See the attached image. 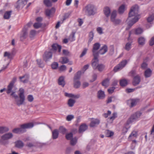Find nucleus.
<instances>
[{"label": "nucleus", "instance_id": "obj_59", "mask_svg": "<svg viewBox=\"0 0 154 154\" xmlns=\"http://www.w3.org/2000/svg\"><path fill=\"white\" fill-rule=\"evenodd\" d=\"M77 21L79 23L78 26H81L83 23L82 20L81 18H78L77 20Z\"/></svg>", "mask_w": 154, "mask_h": 154}, {"label": "nucleus", "instance_id": "obj_1", "mask_svg": "<svg viewBox=\"0 0 154 154\" xmlns=\"http://www.w3.org/2000/svg\"><path fill=\"white\" fill-rule=\"evenodd\" d=\"M139 11V7L135 5L131 8L129 13L128 17L127 19L128 26L126 27L125 30H128L132 26L137 22L140 18V16L138 15Z\"/></svg>", "mask_w": 154, "mask_h": 154}, {"label": "nucleus", "instance_id": "obj_54", "mask_svg": "<svg viewBox=\"0 0 154 154\" xmlns=\"http://www.w3.org/2000/svg\"><path fill=\"white\" fill-rule=\"evenodd\" d=\"M28 101L30 102H32L34 100V98L33 96L31 95H28L27 97Z\"/></svg>", "mask_w": 154, "mask_h": 154}, {"label": "nucleus", "instance_id": "obj_29", "mask_svg": "<svg viewBox=\"0 0 154 154\" xmlns=\"http://www.w3.org/2000/svg\"><path fill=\"white\" fill-rule=\"evenodd\" d=\"M8 128L6 127H0V134H3L8 131Z\"/></svg>", "mask_w": 154, "mask_h": 154}, {"label": "nucleus", "instance_id": "obj_64", "mask_svg": "<svg viewBox=\"0 0 154 154\" xmlns=\"http://www.w3.org/2000/svg\"><path fill=\"white\" fill-rule=\"evenodd\" d=\"M149 45L150 46H152L154 45V36L152 37L151 39Z\"/></svg>", "mask_w": 154, "mask_h": 154}, {"label": "nucleus", "instance_id": "obj_20", "mask_svg": "<svg viewBox=\"0 0 154 154\" xmlns=\"http://www.w3.org/2000/svg\"><path fill=\"white\" fill-rule=\"evenodd\" d=\"M128 81L125 79H123L120 80L119 82V84L121 86L125 87L128 85Z\"/></svg>", "mask_w": 154, "mask_h": 154}, {"label": "nucleus", "instance_id": "obj_11", "mask_svg": "<svg viewBox=\"0 0 154 154\" xmlns=\"http://www.w3.org/2000/svg\"><path fill=\"white\" fill-rule=\"evenodd\" d=\"M52 54L51 52H45L43 56V59L47 61L49 59L51 58Z\"/></svg>", "mask_w": 154, "mask_h": 154}, {"label": "nucleus", "instance_id": "obj_17", "mask_svg": "<svg viewBox=\"0 0 154 154\" xmlns=\"http://www.w3.org/2000/svg\"><path fill=\"white\" fill-rule=\"evenodd\" d=\"M58 83L59 85L63 87L65 84L64 77L63 76H60L59 77L58 80Z\"/></svg>", "mask_w": 154, "mask_h": 154}, {"label": "nucleus", "instance_id": "obj_60", "mask_svg": "<svg viewBox=\"0 0 154 154\" xmlns=\"http://www.w3.org/2000/svg\"><path fill=\"white\" fill-rule=\"evenodd\" d=\"M96 124V119L92 121L90 124V126L91 127H93L95 126Z\"/></svg>", "mask_w": 154, "mask_h": 154}, {"label": "nucleus", "instance_id": "obj_58", "mask_svg": "<svg viewBox=\"0 0 154 154\" xmlns=\"http://www.w3.org/2000/svg\"><path fill=\"white\" fill-rule=\"evenodd\" d=\"M60 45L56 44H53L52 46V49L54 50H56Z\"/></svg>", "mask_w": 154, "mask_h": 154}, {"label": "nucleus", "instance_id": "obj_44", "mask_svg": "<svg viewBox=\"0 0 154 154\" xmlns=\"http://www.w3.org/2000/svg\"><path fill=\"white\" fill-rule=\"evenodd\" d=\"M42 25L41 23H35L33 25V26L35 29H38L41 27Z\"/></svg>", "mask_w": 154, "mask_h": 154}, {"label": "nucleus", "instance_id": "obj_55", "mask_svg": "<svg viewBox=\"0 0 154 154\" xmlns=\"http://www.w3.org/2000/svg\"><path fill=\"white\" fill-rule=\"evenodd\" d=\"M66 66L64 65H62L60 66L59 68V70L61 72H63L66 69Z\"/></svg>", "mask_w": 154, "mask_h": 154}, {"label": "nucleus", "instance_id": "obj_30", "mask_svg": "<svg viewBox=\"0 0 154 154\" xmlns=\"http://www.w3.org/2000/svg\"><path fill=\"white\" fill-rule=\"evenodd\" d=\"M105 135L106 137H110L113 136L114 133L113 132L110 131L109 130H106L105 131Z\"/></svg>", "mask_w": 154, "mask_h": 154}, {"label": "nucleus", "instance_id": "obj_4", "mask_svg": "<svg viewBox=\"0 0 154 154\" xmlns=\"http://www.w3.org/2000/svg\"><path fill=\"white\" fill-rule=\"evenodd\" d=\"M19 91L18 95L20 99L19 100L16 99L15 100L17 105L18 106L23 104L25 100L24 90L22 88H20L19 90Z\"/></svg>", "mask_w": 154, "mask_h": 154}, {"label": "nucleus", "instance_id": "obj_34", "mask_svg": "<svg viewBox=\"0 0 154 154\" xmlns=\"http://www.w3.org/2000/svg\"><path fill=\"white\" fill-rule=\"evenodd\" d=\"M105 67L104 65L100 64L97 66V69L100 72H102L103 71Z\"/></svg>", "mask_w": 154, "mask_h": 154}, {"label": "nucleus", "instance_id": "obj_53", "mask_svg": "<svg viewBox=\"0 0 154 154\" xmlns=\"http://www.w3.org/2000/svg\"><path fill=\"white\" fill-rule=\"evenodd\" d=\"M74 118V116L71 115H68L66 117V120L68 121H71Z\"/></svg>", "mask_w": 154, "mask_h": 154}, {"label": "nucleus", "instance_id": "obj_9", "mask_svg": "<svg viewBox=\"0 0 154 154\" xmlns=\"http://www.w3.org/2000/svg\"><path fill=\"white\" fill-rule=\"evenodd\" d=\"M55 10L54 8H52L51 9H47L45 11V15L50 17L51 15H52L55 13Z\"/></svg>", "mask_w": 154, "mask_h": 154}, {"label": "nucleus", "instance_id": "obj_19", "mask_svg": "<svg viewBox=\"0 0 154 154\" xmlns=\"http://www.w3.org/2000/svg\"><path fill=\"white\" fill-rule=\"evenodd\" d=\"M145 40L144 37L140 36L138 38V42L139 45H143L145 44Z\"/></svg>", "mask_w": 154, "mask_h": 154}, {"label": "nucleus", "instance_id": "obj_6", "mask_svg": "<svg viewBox=\"0 0 154 154\" xmlns=\"http://www.w3.org/2000/svg\"><path fill=\"white\" fill-rule=\"evenodd\" d=\"M127 63V61L126 60H122L114 67L113 71L114 72H116L121 70L125 66Z\"/></svg>", "mask_w": 154, "mask_h": 154}, {"label": "nucleus", "instance_id": "obj_24", "mask_svg": "<svg viewBox=\"0 0 154 154\" xmlns=\"http://www.w3.org/2000/svg\"><path fill=\"white\" fill-rule=\"evenodd\" d=\"M125 9V5L122 4L121 5L119 8L118 9V12L119 14H122L124 12Z\"/></svg>", "mask_w": 154, "mask_h": 154}, {"label": "nucleus", "instance_id": "obj_62", "mask_svg": "<svg viewBox=\"0 0 154 154\" xmlns=\"http://www.w3.org/2000/svg\"><path fill=\"white\" fill-rule=\"evenodd\" d=\"M115 89V87H112L110 88L108 90V91L109 93L111 94L113 92L114 90Z\"/></svg>", "mask_w": 154, "mask_h": 154}, {"label": "nucleus", "instance_id": "obj_36", "mask_svg": "<svg viewBox=\"0 0 154 154\" xmlns=\"http://www.w3.org/2000/svg\"><path fill=\"white\" fill-rule=\"evenodd\" d=\"M75 33H72L71 34L68 38V40L70 42H72L75 40Z\"/></svg>", "mask_w": 154, "mask_h": 154}, {"label": "nucleus", "instance_id": "obj_52", "mask_svg": "<svg viewBox=\"0 0 154 154\" xmlns=\"http://www.w3.org/2000/svg\"><path fill=\"white\" fill-rule=\"evenodd\" d=\"M154 19V14L149 16L147 18V21L148 22H151Z\"/></svg>", "mask_w": 154, "mask_h": 154}, {"label": "nucleus", "instance_id": "obj_2", "mask_svg": "<svg viewBox=\"0 0 154 154\" xmlns=\"http://www.w3.org/2000/svg\"><path fill=\"white\" fill-rule=\"evenodd\" d=\"M34 125L32 123L30 122L24 124L20 125V128H17L13 129L12 132L15 133H22L26 131V129L30 128L33 127Z\"/></svg>", "mask_w": 154, "mask_h": 154}, {"label": "nucleus", "instance_id": "obj_31", "mask_svg": "<svg viewBox=\"0 0 154 154\" xmlns=\"http://www.w3.org/2000/svg\"><path fill=\"white\" fill-rule=\"evenodd\" d=\"M81 85V83L80 81L77 80H74V87L76 88H79Z\"/></svg>", "mask_w": 154, "mask_h": 154}, {"label": "nucleus", "instance_id": "obj_35", "mask_svg": "<svg viewBox=\"0 0 154 154\" xmlns=\"http://www.w3.org/2000/svg\"><path fill=\"white\" fill-rule=\"evenodd\" d=\"M28 1V0H19L17 2V3L20 4V6L23 7L26 4Z\"/></svg>", "mask_w": 154, "mask_h": 154}, {"label": "nucleus", "instance_id": "obj_25", "mask_svg": "<svg viewBox=\"0 0 154 154\" xmlns=\"http://www.w3.org/2000/svg\"><path fill=\"white\" fill-rule=\"evenodd\" d=\"M59 62L62 64H65L69 62V60L66 57H62L60 59Z\"/></svg>", "mask_w": 154, "mask_h": 154}, {"label": "nucleus", "instance_id": "obj_33", "mask_svg": "<svg viewBox=\"0 0 154 154\" xmlns=\"http://www.w3.org/2000/svg\"><path fill=\"white\" fill-rule=\"evenodd\" d=\"M13 86L14 85L9 83L7 89L6 90L7 93L8 94H10L11 92Z\"/></svg>", "mask_w": 154, "mask_h": 154}, {"label": "nucleus", "instance_id": "obj_47", "mask_svg": "<svg viewBox=\"0 0 154 154\" xmlns=\"http://www.w3.org/2000/svg\"><path fill=\"white\" fill-rule=\"evenodd\" d=\"M73 137V134L72 133H70L66 134V138L67 140H70Z\"/></svg>", "mask_w": 154, "mask_h": 154}, {"label": "nucleus", "instance_id": "obj_32", "mask_svg": "<svg viewBox=\"0 0 154 154\" xmlns=\"http://www.w3.org/2000/svg\"><path fill=\"white\" fill-rule=\"evenodd\" d=\"M116 10L113 11L111 15V21L112 20H113L114 19H115L116 17Z\"/></svg>", "mask_w": 154, "mask_h": 154}, {"label": "nucleus", "instance_id": "obj_39", "mask_svg": "<svg viewBox=\"0 0 154 154\" xmlns=\"http://www.w3.org/2000/svg\"><path fill=\"white\" fill-rule=\"evenodd\" d=\"M81 74V71H79L77 72L75 74V75L74 78V80H77L79 79L80 77V76Z\"/></svg>", "mask_w": 154, "mask_h": 154}, {"label": "nucleus", "instance_id": "obj_23", "mask_svg": "<svg viewBox=\"0 0 154 154\" xmlns=\"http://www.w3.org/2000/svg\"><path fill=\"white\" fill-rule=\"evenodd\" d=\"M152 71L150 69H147L145 71L144 75L146 78H148L151 75Z\"/></svg>", "mask_w": 154, "mask_h": 154}, {"label": "nucleus", "instance_id": "obj_7", "mask_svg": "<svg viewBox=\"0 0 154 154\" xmlns=\"http://www.w3.org/2000/svg\"><path fill=\"white\" fill-rule=\"evenodd\" d=\"M94 58L92 61V66L94 69H96V43H95L92 50Z\"/></svg>", "mask_w": 154, "mask_h": 154}, {"label": "nucleus", "instance_id": "obj_43", "mask_svg": "<svg viewBox=\"0 0 154 154\" xmlns=\"http://www.w3.org/2000/svg\"><path fill=\"white\" fill-rule=\"evenodd\" d=\"M77 139L76 137H74L71 140L70 144L72 146L75 145L77 143Z\"/></svg>", "mask_w": 154, "mask_h": 154}, {"label": "nucleus", "instance_id": "obj_14", "mask_svg": "<svg viewBox=\"0 0 154 154\" xmlns=\"http://www.w3.org/2000/svg\"><path fill=\"white\" fill-rule=\"evenodd\" d=\"M103 12L106 17H108L109 16L110 14V9L109 7H106L104 8Z\"/></svg>", "mask_w": 154, "mask_h": 154}, {"label": "nucleus", "instance_id": "obj_5", "mask_svg": "<svg viewBox=\"0 0 154 154\" xmlns=\"http://www.w3.org/2000/svg\"><path fill=\"white\" fill-rule=\"evenodd\" d=\"M141 115V112H136L131 116L130 118L127 120L126 124L128 125L136 121L140 117Z\"/></svg>", "mask_w": 154, "mask_h": 154}, {"label": "nucleus", "instance_id": "obj_40", "mask_svg": "<svg viewBox=\"0 0 154 154\" xmlns=\"http://www.w3.org/2000/svg\"><path fill=\"white\" fill-rule=\"evenodd\" d=\"M75 102V100L70 99L68 100V104L69 106L72 107L73 106Z\"/></svg>", "mask_w": 154, "mask_h": 154}, {"label": "nucleus", "instance_id": "obj_37", "mask_svg": "<svg viewBox=\"0 0 154 154\" xmlns=\"http://www.w3.org/2000/svg\"><path fill=\"white\" fill-rule=\"evenodd\" d=\"M131 42H128L126 43L125 45L124 48L125 50L127 51H129L131 49Z\"/></svg>", "mask_w": 154, "mask_h": 154}, {"label": "nucleus", "instance_id": "obj_38", "mask_svg": "<svg viewBox=\"0 0 154 154\" xmlns=\"http://www.w3.org/2000/svg\"><path fill=\"white\" fill-rule=\"evenodd\" d=\"M143 31L142 29L140 28H138L135 29V33L136 35H139L142 33Z\"/></svg>", "mask_w": 154, "mask_h": 154}, {"label": "nucleus", "instance_id": "obj_16", "mask_svg": "<svg viewBox=\"0 0 154 154\" xmlns=\"http://www.w3.org/2000/svg\"><path fill=\"white\" fill-rule=\"evenodd\" d=\"M105 97L104 92L100 90L98 92V98L99 99H104Z\"/></svg>", "mask_w": 154, "mask_h": 154}, {"label": "nucleus", "instance_id": "obj_46", "mask_svg": "<svg viewBox=\"0 0 154 154\" xmlns=\"http://www.w3.org/2000/svg\"><path fill=\"white\" fill-rule=\"evenodd\" d=\"M44 3L47 7L51 6V2L50 0H44Z\"/></svg>", "mask_w": 154, "mask_h": 154}, {"label": "nucleus", "instance_id": "obj_10", "mask_svg": "<svg viewBox=\"0 0 154 154\" xmlns=\"http://www.w3.org/2000/svg\"><path fill=\"white\" fill-rule=\"evenodd\" d=\"M13 135L11 133H8L4 134L1 137V141L7 140L11 138Z\"/></svg>", "mask_w": 154, "mask_h": 154}, {"label": "nucleus", "instance_id": "obj_3", "mask_svg": "<svg viewBox=\"0 0 154 154\" xmlns=\"http://www.w3.org/2000/svg\"><path fill=\"white\" fill-rule=\"evenodd\" d=\"M95 6L92 4L87 5L83 9V12L88 16L94 15L95 13Z\"/></svg>", "mask_w": 154, "mask_h": 154}, {"label": "nucleus", "instance_id": "obj_8", "mask_svg": "<svg viewBox=\"0 0 154 154\" xmlns=\"http://www.w3.org/2000/svg\"><path fill=\"white\" fill-rule=\"evenodd\" d=\"M108 51L107 47L106 45H104L100 50L97 52V57L99 55H103L105 54Z\"/></svg>", "mask_w": 154, "mask_h": 154}, {"label": "nucleus", "instance_id": "obj_13", "mask_svg": "<svg viewBox=\"0 0 154 154\" xmlns=\"http://www.w3.org/2000/svg\"><path fill=\"white\" fill-rule=\"evenodd\" d=\"M137 133L136 131H133L130 134L128 137V139L129 140H131L137 138Z\"/></svg>", "mask_w": 154, "mask_h": 154}, {"label": "nucleus", "instance_id": "obj_50", "mask_svg": "<svg viewBox=\"0 0 154 154\" xmlns=\"http://www.w3.org/2000/svg\"><path fill=\"white\" fill-rule=\"evenodd\" d=\"M137 104V101L135 100H132L131 101V107H133L135 106Z\"/></svg>", "mask_w": 154, "mask_h": 154}, {"label": "nucleus", "instance_id": "obj_28", "mask_svg": "<svg viewBox=\"0 0 154 154\" xmlns=\"http://www.w3.org/2000/svg\"><path fill=\"white\" fill-rule=\"evenodd\" d=\"M15 146L16 147L20 148L23 147V142L20 140L17 141L15 142Z\"/></svg>", "mask_w": 154, "mask_h": 154}, {"label": "nucleus", "instance_id": "obj_12", "mask_svg": "<svg viewBox=\"0 0 154 154\" xmlns=\"http://www.w3.org/2000/svg\"><path fill=\"white\" fill-rule=\"evenodd\" d=\"M140 81V77L138 75L134 76L133 79V84L134 86L138 85Z\"/></svg>", "mask_w": 154, "mask_h": 154}, {"label": "nucleus", "instance_id": "obj_27", "mask_svg": "<svg viewBox=\"0 0 154 154\" xmlns=\"http://www.w3.org/2000/svg\"><path fill=\"white\" fill-rule=\"evenodd\" d=\"M109 79H106L103 80L102 82V85L105 87H107L109 85Z\"/></svg>", "mask_w": 154, "mask_h": 154}, {"label": "nucleus", "instance_id": "obj_57", "mask_svg": "<svg viewBox=\"0 0 154 154\" xmlns=\"http://www.w3.org/2000/svg\"><path fill=\"white\" fill-rule=\"evenodd\" d=\"M111 112L109 110H108L107 113H103V116L105 118L108 117V116L111 114Z\"/></svg>", "mask_w": 154, "mask_h": 154}, {"label": "nucleus", "instance_id": "obj_48", "mask_svg": "<svg viewBox=\"0 0 154 154\" xmlns=\"http://www.w3.org/2000/svg\"><path fill=\"white\" fill-rule=\"evenodd\" d=\"M94 37V33L92 32H90L89 34V41L88 42V43L89 42H91V41L93 39Z\"/></svg>", "mask_w": 154, "mask_h": 154}, {"label": "nucleus", "instance_id": "obj_51", "mask_svg": "<svg viewBox=\"0 0 154 154\" xmlns=\"http://www.w3.org/2000/svg\"><path fill=\"white\" fill-rule=\"evenodd\" d=\"M27 36V33L26 32H25L23 33L22 36L20 37V40L23 41L24 39L26 38Z\"/></svg>", "mask_w": 154, "mask_h": 154}, {"label": "nucleus", "instance_id": "obj_45", "mask_svg": "<svg viewBox=\"0 0 154 154\" xmlns=\"http://www.w3.org/2000/svg\"><path fill=\"white\" fill-rule=\"evenodd\" d=\"M59 130L60 132L63 134H65L66 131V129L62 126H61L59 128Z\"/></svg>", "mask_w": 154, "mask_h": 154}, {"label": "nucleus", "instance_id": "obj_18", "mask_svg": "<svg viewBox=\"0 0 154 154\" xmlns=\"http://www.w3.org/2000/svg\"><path fill=\"white\" fill-rule=\"evenodd\" d=\"M52 135L53 138L55 139L57 138L58 137L59 133V131L57 129H54L52 131Z\"/></svg>", "mask_w": 154, "mask_h": 154}, {"label": "nucleus", "instance_id": "obj_49", "mask_svg": "<svg viewBox=\"0 0 154 154\" xmlns=\"http://www.w3.org/2000/svg\"><path fill=\"white\" fill-rule=\"evenodd\" d=\"M51 66L53 69H56L57 68L58 64L57 62H54L51 64Z\"/></svg>", "mask_w": 154, "mask_h": 154}, {"label": "nucleus", "instance_id": "obj_56", "mask_svg": "<svg viewBox=\"0 0 154 154\" xmlns=\"http://www.w3.org/2000/svg\"><path fill=\"white\" fill-rule=\"evenodd\" d=\"M97 32L100 35L102 34L103 33V29L102 28L100 27H98L97 28Z\"/></svg>", "mask_w": 154, "mask_h": 154}, {"label": "nucleus", "instance_id": "obj_63", "mask_svg": "<svg viewBox=\"0 0 154 154\" xmlns=\"http://www.w3.org/2000/svg\"><path fill=\"white\" fill-rule=\"evenodd\" d=\"M11 54L10 53L5 52L4 53V57H7L8 58H10L11 57Z\"/></svg>", "mask_w": 154, "mask_h": 154}, {"label": "nucleus", "instance_id": "obj_42", "mask_svg": "<svg viewBox=\"0 0 154 154\" xmlns=\"http://www.w3.org/2000/svg\"><path fill=\"white\" fill-rule=\"evenodd\" d=\"M115 25L119 24L121 22L120 19H115L111 21Z\"/></svg>", "mask_w": 154, "mask_h": 154}, {"label": "nucleus", "instance_id": "obj_41", "mask_svg": "<svg viewBox=\"0 0 154 154\" xmlns=\"http://www.w3.org/2000/svg\"><path fill=\"white\" fill-rule=\"evenodd\" d=\"M36 35V31L35 30H32L30 32L29 37L31 39H32Z\"/></svg>", "mask_w": 154, "mask_h": 154}, {"label": "nucleus", "instance_id": "obj_21", "mask_svg": "<svg viewBox=\"0 0 154 154\" xmlns=\"http://www.w3.org/2000/svg\"><path fill=\"white\" fill-rule=\"evenodd\" d=\"M65 95L67 97H73L75 98H78L80 97V95L79 94L74 95L72 94H69L66 92L65 93Z\"/></svg>", "mask_w": 154, "mask_h": 154}, {"label": "nucleus", "instance_id": "obj_61", "mask_svg": "<svg viewBox=\"0 0 154 154\" xmlns=\"http://www.w3.org/2000/svg\"><path fill=\"white\" fill-rule=\"evenodd\" d=\"M88 49H87L85 48L82 52V54L80 55V57H83L87 53V51Z\"/></svg>", "mask_w": 154, "mask_h": 154}, {"label": "nucleus", "instance_id": "obj_15", "mask_svg": "<svg viewBox=\"0 0 154 154\" xmlns=\"http://www.w3.org/2000/svg\"><path fill=\"white\" fill-rule=\"evenodd\" d=\"M88 128V126L85 124L81 125L79 127V132L82 133L85 131Z\"/></svg>", "mask_w": 154, "mask_h": 154}, {"label": "nucleus", "instance_id": "obj_26", "mask_svg": "<svg viewBox=\"0 0 154 154\" xmlns=\"http://www.w3.org/2000/svg\"><path fill=\"white\" fill-rule=\"evenodd\" d=\"M11 12L12 11H11L6 12L4 15L3 17L4 19H9L11 17Z\"/></svg>", "mask_w": 154, "mask_h": 154}, {"label": "nucleus", "instance_id": "obj_22", "mask_svg": "<svg viewBox=\"0 0 154 154\" xmlns=\"http://www.w3.org/2000/svg\"><path fill=\"white\" fill-rule=\"evenodd\" d=\"M29 77L27 75H24L20 77V79L21 82L23 83H25L28 82Z\"/></svg>", "mask_w": 154, "mask_h": 154}]
</instances>
